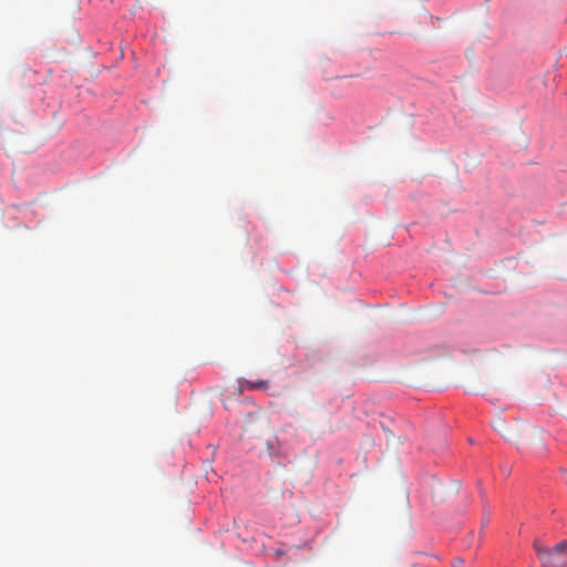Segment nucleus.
I'll return each mask as SVG.
<instances>
[{"mask_svg": "<svg viewBox=\"0 0 567 567\" xmlns=\"http://www.w3.org/2000/svg\"><path fill=\"white\" fill-rule=\"evenodd\" d=\"M534 549L544 567H567L566 540L558 543L550 549L542 546L539 542H535Z\"/></svg>", "mask_w": 567, "mask_h": 567, "instance_id": "nucleus-1", "label": "nucleus"}, {"mask_svg": "<svg viewBox=\"0 0 567 567\" xmlns=\"http://www.w3.org/2000/svg\"><path fill=\"white\" fill-rule=\"evenodd\" d=\"M240 391L244 390H267L269 386L268 381L259 380V381H249L246 379H240L238 381Z\"/></svg>", "mask_w": 567, "mask_h": 567, "instance_id": "nucleus-2", "label": "nucleus"}, {"mask_svg": "<svg viewBox=\"0 0 567 567\" xmlns=\"http://www.w3.org/2000/svg\"><path fill=\"white\" fill-rule=\"evenodd\" d=\"M495 430L498 431L502 435H505V430L507 426L503 420H497L494 425Z\"/></svg>", "mask_w": 567, "mask_h": 567, "instance_id": "nucleus-3", "label": "nucleus"}, {"mask_svg": "<svg viewBox=\"0 0 567 567\" xmlns=\"http://www.w3.org/2000/svg\"><path fill=\"white\" fill-rule=\"evenodd\" d=\"M463 560L462 559H457L454 561V567H460L462 565Z\"/></svg>", "mask_w": 567, "mask_h": 567, "instance_id": "nucleus-4", "label": "nucleus"}]
</instances>
